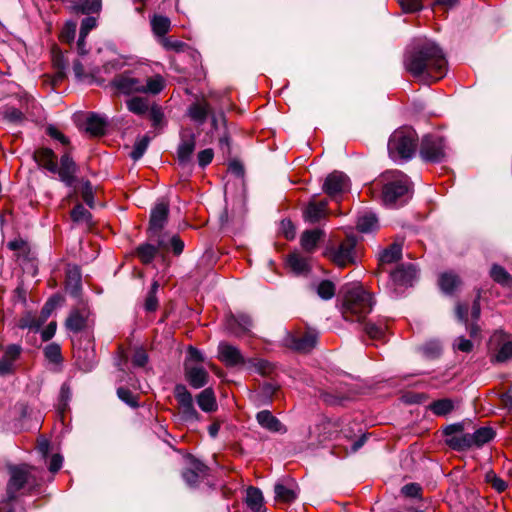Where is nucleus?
Masks as SVG:
<instances>
[{
  "label": "nucleus",
  "instance_id": "f257e3e1",
  "mask_svg": "<svg viewBox=\"0 0 512 512\" xmlns=\"http://www.w3.org/2000/svg\"><path fill=\"white\" fill-rule=\"evenodd\" d=\"M404 67L414 78L430 84L447 73V60L442 49L433 41L417 40L405 52Z\"/></svg>",
  "mask_w": 512,
  "mask_h": 512
},
{
  "label": "nucleus",
  "instance_id": "f03ea898",
  "mask_svg": "<svg viewBox=\"0 0 512 512\" xmlns=\"http://www.w3.org/2000/svg\"><path fill=\"white\" fill-rule=\"evenodd\" d=\"M373 186L382 189V201L387 206L402 205L410 197L409 178L399 170L384 172Z\"/></svg>",
  "mask_w": 512,
  "mask_h": 512
},
{
  "label": "nucleus",
  "instance_id": "7ed1b4c3",
  "mask_svg": "<svg viewBox=\"0 0 512 512\" xmlns=\"http://www.w3.org/2000/svg\"><path fill=\"white\" fill-rule=\"evenodd\" d=\"M111 85L118 93L124 95L135 93L157 95L164 89L165 80L159 74L142 80L134 77L131 72H124L116 75Z\"/></svg>",
  "mask_w": 512,
  "mask_h": 512
},
{
  "label": "nucleus",
  "instance_id": "20e7f679",
  "mask_svg": "<svg viewBox=\"0 0 512 512\" xmlns=\"http://www.w3.org/2000/svg\"><path fill=\"white\" fill-rule=\"evenodd\" d=\"M372 295L362 286L349 289L344 296L342 315L345 320L361 322L372 311Z\"/></svg>",
  "mask_w": 512,
  "mask_h": 512
},
{
  "label": "nucleus",
  "instance_id": "39448f33",
  "mask_svg": "<svg viewBox=\"0 0 512 512\" xmlns=\"http://www.w3.org/2000/svg\"><path fill=\"white\" fill-rule=\"evenodd\" d=\"M10 479L7 484V497L12 501L22 489L32 490L39 486L41 481L40 471L30 465L21 464L9 467Z\"/></svg>",
  "mask_w": 512,
  "mask_h": 512
},
{
  "label": "nucleus",
  "instance_id": "423d86ee",
  "mask_svg": "<svg viewBox=\"0 0 512 512\" xmlns=\"http://www.w3.org/2000/svg\"><path fill=\"white\" fill-rule=\"evenodd\" d=\"M418 136L412 128L395 130L388 141V153L392 159H410L416 151Z\"/></svg>",
  "mask_w": 512,
  "mask_h": 512
},
{
  "label": "nucleus",
  "instance_id": "0eeeda50",
  "mask_svg": "<svg viewBox=\"0 0 512 512\" xmlns=\"http://www.w3.org/2000/svg\"><path fill=\"white\" fill-rule=\"evenodd\" d=\"M169 214V205L166 202L158 203L152 210L149 222V238L155 239L159 248L167 250L168 246L165 240V235L162 230L167 223Z\"/></svg>",
  "mask_w": 512,
  "mask_h": 512
},
{
  "label": "nucleus",
  "instance_id": "6e6552de",
  "mask_svg": "<svg viewBox=\"0 0 512 512\" xmlns=\"http://www.w3.org/2000/svg\"><path fill=\"white\" fill-rule=\"evenodd\" d=\"M491 361L504 363L512 358V337L503 330L495 331L489 340Z\"/></svg>",
  "mask_w": 512,
  "mask_h": 512
},
{
  "label": "nucleus",
  "instance_id": "1a4fd4ad",
  "mask_svg": "<svg viewBox=\"0 0 512 512\" xmlns=\"http://www.w3.org/2000/svg\"><path fill=\"white\" fill-rule=\"evenodd\" d=\"M356 238L347 236L336 247H331L327 251L331 261L339 267H346L356 262Z\"/></svg>",
  "mask_w": 512,
  "mask_h": 512
},
{
  "label": "nucleus",
  "instance_id": "9d476101",
  "mask_svg": "<svg viewBox=\"0 0 512 512\" xmlns=\"http://www.w3.org/2000/svg\"><path fill=\"white\" fill-rule=\"evenodd\" d=\"M174 396L179 406V413L184 421L196 422L200 420V415L194 407L192 394L184 385L178 384L175 386Z\"/></svg>",
  "mask_w": 512,
  "mask_h": 512
},
{
  "label": "nucleus",
  "instance_id": "9b49d317",
  "mask_svg": "<svg viewBox=\"0 0 512 512\" xmlns=\"http://www.w3.org/2000/svg\"><path fill=\"white\" fill-rule=\"evenodd\" d=\"M420 155L425 161H442L445 157L443 138L437 135L424 136L420 146Z\"/></svg>",
  "mask_w": 512,
  "mask_h": 512
},
{
  "label": "nucleus",
  "instance_id": "f8f14e48",
  "mask_svg": "<svg viewBox=\"0 0 512 512\" xmlns=\"http://www.w3.org/2000/svg\"><path fill=\"white\" fill-rule=\"evenodd\" d=\"M0 357V376L14 374L17 370V361L20 359L23 348L19 344H9L2 349Z\"/></svg>",
  "mask_w": 512,
  "mask_h": 512
},
{
  "label": "nucleus",
  "instance_id": "ddd939ff",
  "mask_svg": "<svg viewBox=\"0 0 512 512\" xmlns=\"http://www.w3.org/2000/svg\"><path fill=\"white\" fill-rule=\"evenodd\" d=\"M218 359L226 367L246 368L248 359L241 353L240 349L227 342H221L218 346Z\"/></svg>",
  "mask_w": 512,
  "mask_h": 512
},
{
  "label": "nucleus",
  "instance_id": "4468645a",
  "mask_svg": "<svg viewBox=\"0 0 512 512\" xmlns=\"http://www.w3.org/2000/svg\"><path fill=\"white\" fill-rule=\"evenodd\" d=\"M349 178L342 172L334 171L330 173L323 184L324 192L331 198H338L349 190Z\"/></svg>",
  "mask_w": 512,
  "mask_h": 512
},
{
  "label": "nucleus",
  "instance_id": "2eb2a0df",
  "mask_svg": "<svg viewBox=\"0 0 512 512\" xmlns=\"http://www.w3.org/2000/svg\"><path fill=\"white\" fill-rule=\"evenodd\" d=\"M318 334L315 330L308 329L302 332H297L287 339V345L298 352H309L317 343Z\"/></svg>",
  "mask_w": 512,
  "mask_h": 512
},
{
  "label": "nucleus",
  "instance_id": "dca6fc26",
  "mask_svg": "<svg viewBox=\"0 0 512 512\" xmlns=\"http://www.w3.org/2000/svg\"><path fill=\"white\" fill-rule=\"evenodd\" d=\"M78 167L69 153L62 155L60 159V167L57 166L56 172L62 182L68 187L74 186L76 182V173Z\"/></svg>",
  "mask_w": 512,
  "mask_h": 512
},
{
  "label": "nucleus",
  "instance_id": "f3484780",
  "mask_svg": "<svg viewBox=\"0 0 512 512\" xmlns=\"http://www.w3.org/2000/svg\"><path fill=\"white\" fill-rule=\"evenodd\" d=\"M188 468L183 472V478L189 485L197 484L207 474V466L193 456H188Z\"/></svg>",
  "mask_w": 512,
  "mask_h": 512
},
{
  "label": "nucleus",
  "instance_id": "a211bd4d",
  "mask_svg": "<svg viewBox=\"0 0 512 512\" xmlns=\"http://www.w3.org/2000/svg\"><path fill=\"white\" fill-rule=\"evenodd\" d=\"M88 317L87 308L73 309L65 321V327L73 333H79L87 327Z\"/></svg>",
  "mask_w": 512,
  "mask_h": 512
},
{
  "label": "nucleus",
  "instance_id": "6ab92c4d",
  "mask_svg": "<svg viewBox=\"0 0 512 512\" xmlns=\"http://www.w3.org/2000/svg\"><path fill=\"white\" fill-rule=\"evenodd\" d=\"M416 270L412 264L400 265L390 272V279L396 287H406L412 284Z\"/></svg>",
  "mask_w": 512,
  "mask_h": 512
},
{
  "label": "nucleus",
  "instance_id": "aec40b11",
  "mask_svg": "<svg viewBox=\"0 0 512 512\" xmlns=\"http://www.w3.org/2000/svg\"><path fill=\"white\" fill-rule=\"evenodd\" d=\"M185 376L189 384L195 389L204 387L209 379V374L203 367L192 366L188 363L185 364Z\"/></svg>",
  "mask_w": 512,
  "mask_h": 512
},
{
  "label": "nucleus",
  "instance_id": "412c9836",
  "mask_svg": "<svg viewBox=\"0 0 512 512\" xmlns=\"http://www.w3.org/2000/svg\"><path fill=\"white\" fill-rule=\"evenodd\" d=\"M256 420L258 424L273 433H286V427L268 410H262L257 413Z\"/></svg>",
  "mask_w": 512,
  "mask_h": 512
},
{
  "label": "nucleus",
  "instance_id": "4be33fe9",
  "mask_svg": "<svg viewBox=\"0 0 512 512\" xmlns=\"http://www.w3.org/2000/svg\"><path fill=\"white\" fill-rule=\"evenodd\" d=\"M328 202L321 200L319 202L311 201L303 212L304 219L310 223H317L328 215Z\"/></svg>",
  "mask_w": 512,
  "mask_h": 512
},
{
  "label": "nucleus",
  "instance_id": "5701e85b",
  "mask_svg": "<svg viewBox=\"0 0 512 512\" xmlns=\"http://www.w3.org/2000/svg\"><path fill=\"white\" fill-rule=\"evenodd\" d=\"M196 141L193 134L183 135L177 150V158L181 164H186L190 161L191 156L195 150Z\"/></svg>",
  "mask_w": 512,
  "mask_h": 512
},
{
  "label": "nucleus",
  "instance_id": "b1692460",
  "mask_svg": "<svg viewBox=\"0 0 512 512\" xmlns=\"http://www.w3.org/2000/svg\"><path fill=\"white\" fill-rule=\"evenodd\" d=\"M35 161L48 171L56 173L57 170V157L55 153L49 148H40L34 153Z\"/></svg>",
  "mask_w": 512,
  "mask_h": 512
},
{
  "label": "nucleus",
  "instance_id": "393cba45",
  "mask_svg": "<svg viewBox=\"0 0 512 512\" xmlns=\"http://www.w3.org/2000/svg\"><path fill=\"white\" fill-rule=\"evenodd\" d=\"M199 408L206 412H215L218 408L215 392L212 388H205L196 397Z\"/></svg>",
  "mask_w": 512,
  "mask_h": 512
},
{
  "label": "nucleus",
  "instance_id": "a878e982",
  "mask_svg": "<svg viewBox=\"0 0 512 512\" xmlns=\"http://www.w3.org/2000/svg\"><path fill=\"white\" fill-rule=\"evenodd\" d=\"M323 236L324 232L320 229L304 231L300 238V243L303 250L307 253H313Z\"/></svg>",
  "mask_w": 512,
  "mask_h": 512
},
{
  "label": "nucleus",
  "instance_id": "bb28decb",
  "mask_svg": "<svg viewBox=\"0 0 512 512\" xmlns=\"http://www.w3.org/2000/svg\"><path fill=\"white\" fill-rule=\"evenodd\" d=\"M402 256V246L399 243H393L386 248L379 257L380 267L384 270L385 265L398 261Z\"/></svg>",
  "mask_w": 512,
  "mask_h": 512
},
{
  "label": "nucleus",
  "instance_id": "cd10ccee",
  "mask_svg": "<svg viewBox=\"0 0 512 512\" xmlns=\"http://www.w3.org/2000/svg\"><path fill=\"white\" fill-rule=\"evenodd\" d=\"M461 283L460 277L454 272H445L439 277V286L447 294L453 293Z\"/></svg>",
  "mask_w": 512,
  "mask_h": 512
},
{
  "label": "nucleus",
  "instance_id": "c85d7f7f",
  "mask_svg": "<svg viewBox=\"0 0 512 512\" xmlns=\"http://www.w3.org/2000/svg\"><path fill=\"white\" fill-rule=\"evenodd\" d=\"M263 494L260 489L250 486L246 493V504L253 512H261L263 508Z\"/></svg>",
  "mask_w": 512,
  "mask_h": 512
},
{
  "label": "nucleus",
  "instance_id": "c756f323",
  "mask_svg": "<svg viewBox=\"0 0 512 512\" xmlns=\"http://www.w3.org/2000/svg\"><path fill=\"white\" fill-rule=\"evenodd\" d=\"M210 111L211 108L207 102H196L189 107L188 115L192 120L202 124L205 122Z\"/></svg>",
  "mask_w": 512,
  "mask_h": 512
},
{
  "label": "nucleus",
  "instance_id": "7c9ffc66",
  "mask_svg": "<svg viewBox=\"0 0 512 512\" xmlns=\"http://www.w3.org/2000/svg\"><path fill=\"white\" fill-rule=\"evenodd\" d=\"M456 315L460 321L465 322L467 324V329L471 337H475L478 335L480 328L477 325L476 321L472 320L471 323H468L469 307L467 304L459 303L456 307Z\"/></svg>",
  "mask_w": 512,
  "mask_h": 512
},
{
  "label": "nucleus",
  "instance_id": "2f4dec72",
  "mask_svg": "<svg viewBox=\"0 0 512 512\" xmlns=\"http://www.w3.org/2000/svg\"><path fill=\"white\" fill-rule=\"evenodd\" d=\"M491 278L504 287H512V276L500 265L494 264L490 270Z\"/></svg>",
  "mask_w": 512,
  "mask_h": 512
},
{
  "label": "nucleus",
  "instance_id": "473e14b6",
  "mask_svg": "<svg viewBox=\"0 0 512 512\" xmlns=\"http://www.w3.org/2000/svg\"><path fill=\"white\" fill-rule=\"evenodd\" d=\"M378 228V219L373 213H364L358 217L357 229L360 232L368 233Z\"/></svg>",
  "mask_w": 512,
  "mask_h": 512
},
{
  "label": "nucleus",
  "instance_id": "72a5a7b5",
  "mask_svg": "<svg viewBox=\"0 0 512 512\" xmlns=\"http://www.w3.org/2000/svg\"><path fill=\"white\" fill-rule=\"evenodd\" d=\"M246 368H253L257 373H259L262 376H270L274 371V366L272 363L258 358L248 359Z\"/></svg>",
  "mask_w": 512,
  "mask_h": 512
},
{
  "label": "nucleus",
  "instance_id": "f704fd0d",
  "mask_svg": "<svg viewBox=\"0 0 512 512\" xmlns=\"http://www.w3.org/2000/svg\"><path fill=\"white\" fill-rule=\"evenodd\" d=\"M287 263H288L289 267L295 273H298V274L306 272L309 269L308 259L297 252L291 253L288 255Z\"/></svg>",
  "mask_w": 512,
  "mask_h": 512
},
{
  "label": "nucleus",
  "instance_id": "c9c22d12",
  "mask_svg": "<svg viewBox=\"0 0 512 512\" xmlns=\"http://www.w3.org/2000/svg\"><path fill=\"white\" fill-rule=\"evenodd\" d=\"M448 444L455 450H465L475 446L472 434L454 435L448 440Z\"/></svg>",
  "mask_w": 512,
  "mask_h": 512
},
{
  "label": "nucleus",
  "instance_id": "e433bc0d",
  "mask_svg": "<svg viewBox=\"0 0 512 512\" xmlns=\"http://www.w3.org/2000/svg\"><path fill=\"white\" fill-rule=\"evenodd\" d=\"M151 26L155 35L163 37L169 32L171 22L168 17L154 15L151 19Z\"/></svg>",
  "mask_w": 512,
  "mask_h": 512
},
{
  "label": "nucleus",
  "instance_id": "4c0bfd02",
  "mask_svg": "<svg viewBox=\"0 0 512 512\" xmlns=\"http://www.w3.org/2000/svg\"><path fill=\"white\" fill-rule=\"evenodd\" d=\"M44 322L45 318L38 317L35 314L28 312L19 319L18 327L21 329L38 330Z\"/></svg>",
  "mask_w": 512,
  "mask_h": 512
},
{
  "label": "nucleus",
  "instance_id": "58836bf2",
  "mask_svg": "<svg viewBox=\"0 0 512 512\" xmlns=\"http://www.w3.org/2000/svg\"><path fill=\"white\" fill-rule=\"evenodd\" d=\"M105 121L97 115H91L87 118L86 131L92 136H101L105 132Z\"/></svg>",
  "mask_w": 512,
  "mask_h": 512
},
{
  "label": "nucleus",
  "instance_id": "ea45409f",
  "mask_svg": "<svg viewBox=\"0 0 512 512\" xmlns=\"http://www.w3.org/2000/svg\"><path fill=\"white\" fill-rule=\"evenodd\" d=\"M274 492L276 500L284 503H291L297 498V493L294 489L280 483L275 485Z\"/></svg>",
  "mask_w": 512,
  "mask_h": 512
},
{
  "label": "nucleus",
  "instance_id": "a19ab883",
  "mask_svg": "<svg viewBox=\"0 0 512 512\" xmlns=\"http://www.w3.org/2000/svg\"><path fill=\"white\" fill-rule=\"evenodd\" d=\"M127 108L136 115H144L149 110L148 101L142 97H133L126 101Z\"/></svg>",
  "mask_w": 512,
  "mask_h": 512
},
{
  "label": "nucleus",
  "instance_id": "79ce46f5",
  "mask_svg": "<svg viewBox=\"0 0 512 512\" xmlns=\"http://www.w3.org/2000/svg\"><path fill=\"white\" fill-rule=\"evenodd\" d=\"M158 249H159V246L155 247L151 244L145 243V244L140 245L136 249V254L143 264H149L154 259ZM160 250H162V249L160 248Z\"/></svg>",
  "mask_w": 512,
  "mask_h": 512
},
{
  "label": "nucleus",
  "instance_id": "37998d69",
  "mask_svg": "<svg viewBox=\"0 0 512 512\" xmlns=\"http://www.w3.org/2000/svg\"><path fill=\"white\" fill-rule=\"evenodd\" d=\"M53 65L57 69L53 80V82L56 83L63 80L65 76L64 70L66 68V60L58 49L53 50Z\"/></svg>",
  "mask_w": 512,
  "mask_h": 512
},
{
  "label": "nucleus",
  "instance_id": "c03bdc74",
  "mask_svg": "<svg viewBox=\"0 0 512 512\" xmlns=\"http://www.w3.org/2000/svg\"><path fill=\"white\" fill-rule=\"evenodd\" d=\"M430 410L437 416H445L450 413L454 404L450 399H440L429 405Z\"/></svg>",
  "mask_w": 512,
  "mask_h": 512
},
{
  "label": "nucleus",
  "instance_id": "a18cd8bd",
  "mask_svg": "<svg viewBox=\"0 0 512 512\" xmlns=\"http://www.w3.org/2000/svg\"><path fill=\"white\" fill-rule=\"evenodd\" d=\"M67 285L73 288L72 293L77 294L81 286V274L77 266L68 267L66 272Z\"/></svg>",
  "mask_w": 512,
  "mask_h": 512
},
{
  "label": "nucleus",
  "instance_id": "49530a36",
  "mask_svg": "<svg viewBox=\"0 0 512 512\" xmlns=\"http://www.w3.org/2000/svg\"><path fill=\"white\" fill-rule=\"evenodd\" d=\"M472 435L475 446L479 447L492 440L495 436V432L490 427H481L477 429Z\"/></svg>",
  "mask_w": 512,
  "mask_h": 512
},
{
  "label": "nucleus",
  "instance_id": "de8ad7c7",
  "mask_svg": "<svg viewBox=\"0 0 512 512\" xmlns=\"http://www.w3.org/2000/svg\"><path fill=\"white\" fill-rule=\"evenodd\" d=\"M316 291L320 298L329 300L334 297L336 287L332 281L323 280L318 284Z\"/></svg>",
  "mask_w": 512,
  "mask_h": 512
},
{
  "label": "nucleus",
  "instance_id": "09e8293b",
  "mask_svg": "<svg viewBox=\"0 0 512 512\" xmlns=\"http://www.w3.org/2000/svg\"><path fill=\"white\" fill-rule=\"evenodd\" d=\"M161 44L166 50L174 51L177 53L185 52L186 50L189 49L188 44H186L185 42L173 39L171 37H164L161 40Z\"/></svg>",
  "mask_w": 512,
  "mask_h": 512
},
{
  "label": "nucleus",
  "instance_id": "8fccbe9b",
  "mask_svg": "<svg viewBox=\"0 0 512 512\" xmlns=\"http://www.w3.org/2000/svg\"><path fill=\"white\" fill-rule=\"evenodd\" d=\"M44 355L46 359L52 363L58 364L62 362L61 348L60 345L56 343L48 344L44 348Z\"/></svg>",
  "mask_w": 512,
  "mask_h": 512
},
{
  "label": "nucleus",
  "instance_id": "3c124183",
  "mask_svg": "<svg viewBox=\"0 0 512 512\" xmlns=\"http://www.w3.org/2000/svg\"><path fill=\"white\" fill-rule=\"evenodd\" d=\"M71 218L77 223H89L91 219V213L83 207L81 204H77L71 211Z\"/></svg>",
  "mask_w": 512,
  "mask_h": 512
},
{
  "label": "nucleus",
  "instance_id": "603ef678",
  "mask_svg": "<svg viewBox=\"0 0 512 512\" xmlns=\"http://www.w3.org/2000/svg\"><path fill=\"white\" fill-rule=\"evenodd\" d=\"M485 481L499 493L503 492L507 488V483L498 477L493 471L486 473Z\"/></svg>",
  "mask_w": 512,
  "mask_h": 512
},
{
  "label": "nucleus",
  "instance_id": "864d4df0",
  "mask_svg": "<svg viewBox=\"0 0 512 512\" xmlns=\"http://www.w3.org/2000/svg\"><path fill=\"white\" fill-rule=\"evenodd\" d=\"M118 397L132 408L139 406L137 397L127 388L120 387L117 389Z\"/></svg>",
  "mask_w": 512,
  "mask_h": 512
},
{
  "label": "nucleus",
  "instance_id": "5fc2aeb1",
  "mask_svg": "<svg viewBox=\"0 0 512 512\" xmlns=\"http://www.w3.org/2000/svg\"><path fill=\"white\" fill-rule=\"evenodd\" d=\"M96 27V19L93 17L85 18L80 27V34L78 39V45L81 46V43L84 41L89 32Z\"/></svg>",
  "mask_w": 512,
  "mask_h": 512
},
{
  "label": "nucleus",
  "instance_id": "6e6d98bb",
  "mask_svg": "<svg viewBox=\"0 0 512 512\" xmlns=\"http://www.w3.org/2000/svg\"><path fill=\"white\" fill-rule=\"evenodd\" d=\"M149 145V138L147 136L142 137L137 140L134 144L133 150L131 152V157L134 160L140 159L145 153L147 147Z\"/></svg>",
  "mask_w": 512,
  "mask_h": 512
},
{
  "label": "nucleus",
  "instance_id": "4d7b16f0",
  "mask_svg": "<svg viewBox=\"0 0 512 512\" xmlns=\"http://www.w3.org/2000/svg\"><path fill=\"white\" fill-rule=\"evenodd\" d=\"M239 316L238 315H228L225 320L226 329L232 333L233 335L240 337L242 336V331L239 325Z\"/></svg>",
  "mask_w": 512,
  "mask_h": 512
},
{
  "label": "nucleus",
  "instance_id": "13d9d810",
  "mask_svg": "<svg viewBox=\"0 0 512 512\" xmlns=\"http://www.w3.org/2000/svg\"><path fill=\"white\" fill-rule=\"evenodd\" d=\"M102 8L101 0H82L80 10L84 14L98 13Z\"/></svg>",
  "mask_w": 512,
  "mask_h": 512
},
{
  "label": "nucleus",
  "instance_id": "bf43d9fd",
  "mask_svg": "<svg viewBox=\"0 0 512 512\" xmlns=\"http://www.w3.org/2000/svg\"><path fill=\"white\" fill-rule=\"evenodd\" d=\"M385 326L368 322L365 325V332L371 339H381L385 333Z\"/></svg>",
  "mask_w": 512,
  "mask_h": 512
},
{
  "label": "nucleus",
  "instance_id": "052dcab7",
  "mask_svg": "<svg viewBox=\"0 0 512 512\" xmlns=\"http://www.w3.org/2000/svg\"><path fill=\"white\" fill-rule=\"evenodd\" d=\"M81 196L83 201L90 207H94L93 187L89 181H85L82 186Z\"/></svg>",
  "mask_w": 512,
  "mask_h": 512
},
{
  "label": "nucleus",
  "instance_id": "680f3d73",
  "mask_svg": "<svg viewBox=\"0 0 512 512\" xmlns=\"http://www.w3.org/2000/svg\"><path fill=\"white\" fill-rule=\"evenodd\" d=\"M402 493L406 497L410 498H420L422 495V488L417 483H409L402 487Z\"/></svg>",
  "mask_w": 512,
  "mask_h": 512
},
{
  "label": "nucleus",
  "instance_id": "e2e57ef3",
  "mask_svg": "<svg viewBox=\"0 0 512 512\" xmlns=\"http://www.w3.org/2000/svg\"><path fill=\"white\" fill-rule=\"evenodd\" d=\"M125 66V61L122 58H114L107 61L103 65V71L105 73H112L121 70Z\"/></svg>",
  "mask_w": 512,
  "mask_h": 512
},
{
  "label": "nucleus",
  "instance_id": "0e129e2a",
  "mask_svg": "<svg viewBox=\"0 0 512 512\" xmlns=\"http://www.w3.org/2000/svg\"><path fill=\"white\" fill-rule=\"evenodd\" d=\"M399 4L408 13L417 12L422 9L421 0H400Z\"/></svg>",
  "mask_w": 512,
  "mask_h": 512
},
{
  "label": "nucleus",
  "instance_id": "69168bd1",
  "mask_svg": "<svg viewBox=\"0 0 512 512\" xmlns=\"http://www.w3.org/2000/svg\"><path fill=\"white\" fill-rule=\"evenodd\" d=\"M148 112H149V118L152 121L153 126H157L162 122L164 114L162 112L161 107H159L158 105H153L148 110Z\"/></svg>",
  "mask_w": 512,
  "mask_h": 512
},
{
  "label": "nucleus",
  "instance_id": "338daca9",
  "mask_svg": "<svg viewBox=\"0 0 512 512\" xmlns=\"http://www.w3.org/2000/svg\"><path fill=\"white\" fill-rule=\"evenodd\" d=\"M214 152L212 149H204L198 153V163L201 167H205L213 160Z\"/></svg>",
  "mask_w": 512,
  "mask_h": 512
},
{
  "label": "nucleus",
  "instance_id": "774afa93",
  "mask_svg": "<svg viewBox=\"0 0 512 512\" xmlns=\"http://www.w3.org/2000/svg\"><path fill=\"white\" fill-rule=\"evenodd\" d=\"M132 362L138 367H143L148 362V355L144 349H137L132 357Z\"/></svg>",
  "mask_w": 512,
  "mask_h": 512
}]
</instances>
